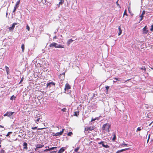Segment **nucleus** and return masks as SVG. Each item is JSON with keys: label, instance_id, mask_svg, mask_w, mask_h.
<instances>
[{"label": "nucleus", "instance_id": "nucleus-47", "mask_svg": "<svg viewBox=\"0 0 153 153\" xmlns=\"http://www.w3.org/2000/svg\"><path fill=\"white\" fill-rule=\"evenodd\" d=\"M118 0L116 2V4L118 6H119L120 7V5L119 4H118Z\"/></svg>", "mask_w": 153, "mask_h": 153}, {"label": "nucleus", "instance_id": "nucleus-59", "mask_svg": "<svg viewBox=\"0 0 153 153\" xmlns=\"http://www.w3.org/2000/svg\"><path fill=\"white\" fill-rule=\"evenodd\" d=\"M59 78L61 79V78H62V77H63V76L59 75Z\"/></svg>", "mask_w": 153, "mask_h": 153}, {"label": "nucleus", "instance_id": "nucleus-26", "mask_svg": "<svg viewBox=\"0 0 153 153\" xmlns=\"http://www.w3.org/2000/svg\"><path fill=\"white\" fill-rule=\"evenodd\" d=\"M47 147L48 148V149H46L44 150H43L44 152H47L48 151H50V149H49V146H46L45 147V148H46Z\"/></svg>", "mask_w": 153, "mask_h": 153}, {"label": "nucleus", "instance_id": "nucleus-10", "mask_svg": "<svg viewBox=\"0 0 153 153\" xmlns=\"http://www.w3.org/2000/svg\"><path fill=\"white\" fill-rule=\"evenodd\" d=\"M75 38L73 37L72 38L69 39L67 43V45L68 46L75 39Z\"/></svg>", "mask_w": 153, "mask_h": 153}, {"label": "nucleus", "instance_id": "nucleus-38", "mask_svg": "<svg viewBox=\"0 0 153 153\" xmlns=\"http://www.w3.org/2000/svg\"><path fill=\"white\" fill-rule=\"evenodd\" d=\"M0 152H1V153H5V151L4 150L2 149L1 150Z\"/></svg>", "mask_w": 153, "mask_h": 153}, {"label": "nucleus", "instance_id": "nucleus-20", "mask_svg": "<svg viewBox=\"0 0 153 153\" xmlns=\"http://www.w3.org/2000/svg\"><path fill=\"white\" fill-rule=\"evenodd\" d=\"M112 134L113 136V137L112 139V140L113 141H114L116 140V135L114 133H113Z\"/></svg>", "mask_w": 153, "mask_h": 153}, {"label": "nucleus", "instance_id": "nucleus-61", "mask_svg": "<svg viewBox=\"0 0 153 153\" xmlns=\"http://www.w3.org/2000/svg\"><path fill=\"white\" fill-rule=\"evenodd\" d=\"M56 38H57V37H56V36H54V37H53V39H56Z\"/></svg>", "mask_w": 153, "mask_h": 153}, {"label": "nucleus", "instance_id": "nucleus-3", "mask_svg": "<svg viewBox=\"0 0 153 153\" xmlns=\"http://www.w3.org/2000/svg\"><path fill=\"white\" fill-rule=\"evenodd\" d=\"M71 86L69 85V84L67 83L65 85V87L64 88V90L65 91V92H66L67 94H69L70 93L71 91L70 89H71Z\"/></svg>", "mask_w": 153, "mask_h": 153}, {"label": "nucleus", "instance_id": "nucleus-1", "mask_svg": "<svg viewBox=\"0 0 153 153\" xmlns=\"http://www.w3.org/2000/svg\"><path fill=\"white\" fill-rule=\"evenodd\" d=\"M49 47L53 48V47L56 48H64L65 46L60 44L59 45L56 43L53 42L50 44Z\"/></svg>", "mask_w": 153, "mask_h": 153}, {"label": "nucleus", "instance_id": "nucleus-23", "mask_svg": "<svg viewBox=\"0 0 153 153\" xmlns=\"http://www.w3.org/2000/svg\"><path fill=\"white\" fill-rule=\"evenodd\" d=\"M13 132L12 131H9L8 132L7 134L6 135V136L7 137H9V136L11 134H12Z\"/></svg>", "mask_w": 153, "mask_h": 153}, {"label": "nucleus", "instance_id": "nucleus-25", "mask_svg": "<svg viewBox=\"0 0 153 153\" xmlns=\"http://www.w3.org/2000/svg\"><path fill=\"white\" fill-rule=\"evenodd\" d=\"M57 148L56 147H53L51 148H49L50 151H52L54 150L55 149H56Z\"/></svg>", "mask_w": 153, "mask_h": 153}, {"label": "nucleus", "instance_id": "nucleus-41", "mask_svg": "<svg viewBox=\"0 0 153 153\" xmlns=\"http://www.w3.org/2000/svg\"><path fill=\"white\" fill-rule=\"evenodd\" d=\"M143 15L142 14L140 16V17L141 18V19H140V21H141L143 19Z\"/></svg>", "mask_w": 153, "mask_h": 153}, {"label": "nucleus", "instance_id": "nucleus-16", "mask_svg": "<svg viewBox=\"0 0 153 153\" xmlns=\"http://www.w3.org/2000/svg\"><path fill=\"white\" fill-rule=\"evenodd\" d=\"M119 33H118V35L120 36L122 33V30L121 29L120 26L118 27Z\"/></svg>", "mask_w": 153, "mask_h": 153}, {"label": "nucleus", "instance_id": "nucleus-39", "mask_svg": "<svg viewBox=\"0 0 153 153\" xmlns=\"http://www.w3.org/2000/svg\"><path fill=\"white\" fill-rule=\"evenodd\" d=\"M17 8H16L15 7H14V9L13 11V13H14L16 12V9Z\"/></svg>", "mask_w": 153, "mask_h": 153}, {"label": "nucleus", "instance_id": "nucleus-12", "mask_svg": "<svg viewBox=\"0 0 153 153\" xmlns=\"http://www.w3.org/2000/svg\"><path fill=\"white\" fill-rule=\"evenodd\" d=\"M23 149L27 150V144L26 142H24L23 145Z\"/></svg>", "mask_w": 153, "mask_h": 153}, {"label": "nucleus", "instance_id": "nucleus-55", "mask_svg": "<svg viewBox=\"0 0 153 153\" xmlns=\"http://www.w3.org/2000/svg\"><path fill=\"white\" fill-rule=\"evenodd\" d=\"M150 134H149V136H148V139L149 140V139H150Z\"/></svg>", "mask_w": 153, "mask_h": 153}, {"label": "nucleus", "instance_id": "nucleus-19", "mask_svg": "<svg viewBox=\"0 0 153 153\" xmlns=\"http://www.w3.org/2000/svg\"><path fill=\"white\" fill-rule=\"evenodd\" d=\"M36 145L39 148H42L44 146V145L39 144H38Z\"/></svg>", "mask_w": 153, "mask_h": 153}, {"label": "nucleus", "instance_id": "nucleus-13", "mask_svg": "<svg viewBox=\"0 0 153 153\" xmlns=\"http://www.w3.org/2000/svg\"><path fill=\"white\" fill-rule=\"evenodd\" d=\"M65 147H62L59 150L57 153H63L65 150Z\"/></svg>", "mask_w": 153, "mask_h": 153}, {"label": "nucleus", "instance_id": "nucleus-22", "mask_svg": "<svg viewBox=\"0 0 153 153\" xmlns=\"http://www.w3.org/2000/svg\"><path fill=\"white\" fill-rule=\"evenodd\" d=\"M140 69H141L142 70H143L144 71L143 73H145L146 71V69L145 66H143L142 68H140Z\"/></svg>", "mask_w": 153, "mask_h": 153}, {"label": "nucleus", "instance_id": "nucleus-17", "mask_svg": "<svg viewBox=\"0 0 153 153\" xmlns=\"http://www.w3.org/2000/svg\"><path fill=\"white\" fill-rule=\"evenodd\" d=\"M65 72H63L62 74H60L59 75L63 76V77L62 78H61V79L62 80L63 79H64L65 78Z\"/></svg>", "mask_w": 153, "mask_h": 153}, {"label": "nucleus", "instance_id": "nucleus-28", "mask_svg": "<svg viewBox=\"0 0 153 153\" xmlns=\"http://www.w3.org/2000/svg\"><path fill=\"white\" fill-rule=\"evenodd\" d=\"M44 1H45V3L46 2H47V3L53 2V1L51 0H45Z\"/></svg>", "mask_w": 153, "mask_h": 153}, {"label": "nucleus", "instance_id": "nucleus-50", "mask_svg": "<svg viewBox=\"0 0 153 153\" xmlns=\"http://www.w3.org/2000/svg\"><path fill=\"white\" fill-rule=\"evenodd\" d=\"M109 86H106V87H105V88H106V89L108 91V89L109 88Z\"/></svg>", "mask_w": 153, "mask_h": 153}, {"label": "nucleus", "instance_id": "nucleus-8", "mask_svg": "<svg viewBox=\"0 0 153 153\" xmlns=\"http://www.w3.org/2000/svg\"><path fill=\"white\" fill-rule=\"evenodd\" d=\"M64 130H65V129L63 128V129H62V131H61L59 132H58L56 133L55 134H53V135L54 136H55V137L61 135L62 134Z\"/></svg>", "mask_w": 153, "mask_h": 153}, {"label": "nucleus", "instance_id": "nucleus-51", "mask_svg": "<svg viewBox=\"0 0 153 153\" xmlns=\"http://www.w3.org/2000/svg\"><path fill=\"white\" fill-rule=\"evenodd\" d=\"M145 12L144 10H143L142 13V15H143L145 14Z\"/></svg>", "mask_w": 153, "mask_h": 153}, {"label": "nucleus", "instance_id": "nucleus-21", "mask_svg": "<svg viewBox=\"0 0 153 153\" xmlns=\"http://www.w3.org/2000/svg\"><path fill=\"white\" fill-rule=\"evenodd\" d=\"M21 48L22 49V52H24L25 50V45L24 44H22V45Z\"/></svg>", "mask_w": 153, "mask_h": 153}, {"label": "nucleus", "instance_id": "nucleus-42", "mask_svg": "<svg viewBox=\"0 0 153 153\" xmlns=\"http://www.w3.org/2000/svg\"><path fill=\"white\" fill-rule=\"evenodd\" d=\"M46 128H37V130H42L44 129H45Z\"/></svg>", "mask_w": 153, "mask_h": 153}, {"label": "nucleus", "instance_id": "nucleus-24", "mask_svg": "<svg viewBox=\"0 0 153 153\" xmlns=\"http://www.w3.org/2000/svg\"><path fill=\"white\" fill-rule=\"evenodd\" d=\"M76 103V102H72V103H71V105L72 106V109H74V106L75 105V103Z\"/></svg>", "mask_w": 153, "mask_h": 153}, {"label": "nucleus", "instance_id": "nucleus-33", "mask_svg": "<svg viewBox=\"0 0 153 153\" xmlns=\"http://www.w3.org/2000/svg\"><path fill=\"white\" fill-rule=\"evenodd\" d=\"M38 1H39V2H42L44 4L45 3V1H44V0H38Z\"/></svg>", "mask_w": 153, "mask_h": 153}, {"label": "nucleus", "instance_id": "nucleus-32", "mask_svg": "<svg viewBox=\"0 0 153 153\" xmlns=\"http://www.w3.org/2000/svg\"><path fill=\"white\" fill-rule=\"evenodd\" d=\"M72 134L73 133L72 132L70 131L68 133V136H71Z\"/></svg>", "mask_w": 153, "mask_h": 153}, {"label": "nucleus", "instance_id": "nucleus-36", "mask_svg": "<svg viewBox=\"0 0 153 153\" xmlns=\"http://www.w3.org/2000/svg\"><path fill=\"white\" fill-rule=\"evenodd\" d=\"M41 121V119L40 118H38L36 120V122H38L39 121Z\"/></svg>", "mask_w": 153, "mask_h": 153}, {"label": "nucleus", "instance_id": "nucleus-18", "mask_svg": "<svg viewBox=\"0 0 153 153\" xmlns=\"http://www.w3.org/2000/svg\"><path fill=\"white\" fill-rule=\"evenodd\" d=\"M16 96H14V95H13L10 98V99L11 100H15L16 98Z\"/></svg>", "mask_w": 153, "mask_h": 153}, {"label": "nucleus", "instance_id": "nucleus-49", "mask_svg": "<svg viewBox=\"0 0 153 153\" xmlns=\"http://www.w3.org/2000/svg\"><path fill=\"white\" fill-rule=\"evenodd\" d=\"M57 151V150L54 151H53L49 153H56Z\"/></svg>", "mask_w": 153, "mask_h": 153}, {"label": "nucleus", "instance_id": "nucleus-5", "mask_svg": "<svg viewBox=\"0 0 153 153\" xmlns=\"http://www.w3.org/2000/svg\"><path fill=\"white\" fill-rule=\"evenodd\" d=\"M55 83L52 81L51 80H49L48 81L47 84V87H49L50 88L52 86H54L55 87Z\"/></svg>", "mask_w": 153, "mask_h": 153}, {"label": "nucleus", "instance_id": "nucleus-56", "mask_svg": "<svg viewBox=\"0 0 153 153\" xmlns=\"http://www.w3.org/2000/svg\"><path fill=\"white\" fill-rule=\"evenodd\" d=\"M120 152V150H118L117 151V152H116V153H119Z\"/></svg>", "mask_w": 153, "mask_h": 153}, {"label": "nucleus", "instance_id": "nucleus-58", "mask_svg": "<svg viewBox=\"0 0 153 153\" xmlns=\"http://www.w3.org/2000/svg\"><path fill=\"white\" fill-rule=\"evenodd\" d=\"M62 16L61 15V14H59L58 17L60 18V17H61Z\"/></svg>", "mask_w": 153, "mask_h": 153}, {"label": "nucleus", "instance_id": "nucleus-53", "mask_svg": "<svg viewBox=\"0 0 153 153\" xmlns=\"http://www.w3.org/2000/svg\"><path fill=\"white\" fill-rule=\"evenodd\" d=\"M74 116H76V111H75L74 112Z\"/></svg>", "mask_w": 153, "mask_h": 153}, {"label": "nucleus", "instance_id": "nucleus-43", "mask_svg": "<svg viewBox=\"0 0 153 153\" xmlns=\"http://www.w3.org/2000/svg\"><path fill=\"white\" fill-rule=\"evenodd\" d=\"M37 127L36 126H35V127H32L31 128V129L33 130H35L36 129H37Z\"/></svg>", "mask_w": 153, "mask_h": 153}, {"label": "nucleus", "instance_id": "nucleus-6", "mask_svg": "<svg viewBox=\"0 0 153 153\" xmlns=\"http://www.w3.org/2000/svg\"><path fill=\"white\" fill-rule=\"evenodd\" d=\"M95 128L94 126H88L85 127V131H91L94 130Z\"/></svg>", "mask_w": 153, "mask_h": 153}, {"label": "nucleus", "instance_id": "nucleus-34", "mask_svg": "<svg viewBox=\"0 0 153 153\" xmlns=\"http://www.w3.org/2000/svg\"><path fill=\"white\" fill-rule=\"evenodd\" d=\"M26 29H27V30L28 31H30V27L28 25H26Z\"/></svg>", "mask_w": 153, "mask_h": 153}, {"label": "nucleus", "instance_id": "nucleus-44", "mask_svg": "<svg viewBox=\"0 0 153 153\" xmlns=\"http://www.w3.org/2000/svg\"><path fill=\"white\" fill-rule=\"evenodd\" d=\"M150 30L152 31H153V24L151 25Z\"/></svg>", "mask_w": 153, "mask_h": 153}, {"label": "nucleus", "instance_id": "nucleus-2", "mask_svg": "<svg viewBox=\"0 0 153 153\" xmlns=\"http://www.w3.org/2000/svg\"><path fill=\"white\" fill-rule=\"evenodd\" d=\"M111 125L109 123H106L103 125L102 128V129L103 131H105L106 132H109Z\"/></svg>", "mask_w": 153, "mask_h": 153}, {"label": "nucleus", "instance_id": "nucleus-52", "mask_svg": "<svg viewBox=\"0 0 153 153\" xmlns=\"http://www.w3.org/2000/svg\"><path fill=\"white\" fill-rule=\"evenodd\" d=\"M38 152L39 153H42V152H43V150H42V151H38Z\"/></svg>", "mask_w": 153, "mask_h": 153}, {"label": "nucleus", "instance_id": "nucleus-27", "mask_svg": "<svg viewBox=\"0 0 153 153\" xmlns=\"http://www.w3.org/2000/svg\"><path fill=\"white\" fill-rule=\"evenodd\" d=\"M53 2L48 3H47L46 4H45V5L50 7L51 6V5L53 4Z\"/></svg>", "mask_w": 153, "mask_h": 153}, {"label": "nucleus", "instance_id": "nucleus-60", "mask_svg": "<svg viewBox=\"0 0 153 153\" xmlns=\"http://www.w3.org/2000/svg\"><path fill=\"white\" fill-rule=\"evenodd\" d=\"M1 138H0V144H1V143L2 142V140L1 139Z\"/></svg>", "mask_w": 153, "mask_h": 153}, {"label": "nucleus", "instance_id": "nucleus-37", "mask_svg": "<svg viewBox=\"0 0 153 153\" xmlns=\"http://www.w3.org/2000/svg\"><path fill=\"white\" fill-rule=\"evenodd\" d=\"M36 148L35 149V151H37L39 149V148L36 145Z\"/></svg>", "mask_w": 153, "mask_h": 153}, {"label": "nucleus", "instance_id": "nucleus-64", "mask_svg": "<svg viewBox=\"0 0 153 153\" xmlns=\"http://www.w3.org/2000/svg\"><path fill=\"white\" fill-rule=\"evenodd\" d=\"M152 122H152V123H150V124H149V126H151V124H152Z\"/></svg>", "mask_w": 153, "mask_h": 153}, {"label": "nucleus", "instance_id": "nucleus-54", "mask_svg": "<svg viewBox=\"0 0 153 153\" xmlns=\"http://www.w3.org/2000/svg\"><path fill=\"white\" fill-rule=\"evenodd\" d=\"M122 145H123L124 146H127L128 145L126 144H121V146H122Z\"/></svg>", "mask_w": 153, "mask_h": 153}, {"label": "nucleus", "instance_id": "nucleus-57", "mask_svg": "<svg viewBox=\"0 0 153 153\" xmlns=\"http://www.w3.org/2000/svg\"><path fill=\"white\" fill-rule=\"evenodd\" d=\"M76 150H77V149H76V148H75L74 149V151L75 152H76Z\"/></svg>", "mask_w": 153, "mask_h": 153}, {"label": "nucleus", "instance_id": "nucleus-15", "mask_svg": "<svg viewBox=\"0 0 153 153\" xmlns=\"http://www.w3.org/2000/svg\"><path fill=\"white\" fill-rule=\"evenodd\" d=\"M7 74H9L10 69L7 66H5V67Z\"/></svg>", "mask_w": 153, "mask_h": 153}, {"label": "nucleus", "instance_id": "nucleus-4", "mask_svg": "<svg viewBox=\"0 0 153 153\" xmlns=\"http://www.w3.org/2000/svg\"><path fill=\"white\" fill-rule=\"evenodd\" d=\"M14 113L15 112L7 111L5 114L3 115V116L4 117L7 116L8 117L10 118H11V117Z\"/></svg>", "mask_w": 153, "mask_h": 153}, {"label": "nucleus", "instance_id": "nucleus-45", "mask_svg": "<svg viewBox=\"0 0 153 153\" xmlns=\"http://www.w3.org/2000/svg\"><path fill=\"white\" fill-rule=\"evenodd\" d=\"M127 15V13H126V10H125L124 12V13H123V15Z\"/></svg>", "mask_w": 153, "mask_h": 153}, {"label": "nucleus", "instance_id": "nucleus-35", "mask_svg": "<svg viewBox=\"0 0 153 153\" xmlns=\"http://www.w3.org/2000/svg\"><path fill=\"white\" fill-rule=\"evenodd\" d=\"M66 109L65 108H63L61 109V111L63 112H65Z\"/></svg>", "mask_w": 153, "mask_h": 153}, {"label": "nucleus", "instance_id": "nucleus-14", "mask_svg": "<svg viewBox=\"0 0 153 153\" xmlns=\"http://www.w3.org/2000/svg\"><path fill=\"white\" fill-rule=\"evenodd\" d=\"M20 3V0H19L17 1L16 2V4L14 6V7L18 8L19 7V4Z\"/></svg>", "mask_w": 153, "mask_h": 153}, {"label": "nucleus", "instance_id": "nucleus-7", "mask_svg": "<svg viewBox=\"0 0 153 153\" xmlns=\"http://www.w3.org/2000/svg\"><path fill=\"white\" fill-rule=\"evenodd\" d=\"M17 24V22H14L13 23L11 26L9 27V29L10 32H12L13 31L15 27V26Z\"/></svg>", "mask_w": 153, "mask_h": 153}, {"label": "nucleus", "instance_id": "nucleus-31", "mask_svg": "<svg viewBox=\"0 0 153 153\" xmlns=\"http://www.w3.org/2000/svg\"><path fill=\"white\" fill-rule=\"evenodd\" d=\"M129 149V148L124 149H122L120 150V152H122L126 151V150H127V149Z\"/></svg>", "mask_w": 153, "mask_h": 153}, {"label": "nucleus", "instance_id": "nucleus-30", "mask_svg": "<svg viewBox=\"0 0 153 153\" xmlns=\"http://www.w3.org/2000/svg\"><path fill=\"white\" fill-rule=\"evenodd\" d=\"M24 77H22V78L20 80V82H19V84H21L22 82L23 81V80H24Z\"/></svg>", "mask_w": 153, "mask_h": 153}, {"label": "nucleus", "instance_id": "nucleus-29", "mask_svg": "<svg viewBox=\"0 0 153 153\" xmlns=\"http://www.w3.org/2000/svg\"><path fill=\"white\" fill-rule=\"evenodd\" d=\"M65 0H60V2H59V4L62 5L63 4Z\"/></svg>", "mask_w": 153, "mask_h": 153}, {"label": "nucleus", "instance_id": "nucleus-62", "mask_svg": "<svg viewBox=\"0 0 153 153\" xmlns=\"http://www.w3.org/2000/svg\"><path fill=\"white\" fill-rule=\"evenodd\" d=\"M0 128H4V126H2L1 125H0Z\"/></svg>", "mask_w": 153, "mask_h": 153}, {"label": "nucleus", "instance_id": "nucleus-48", "mask_svg": "<svg viewBox=\"0 0 153 153\" xmlns=\"http://www.w3.org/2000/svg\"><path fill=\"white\" fill-rule=\"evenodd\" d=\"M141 130V129L140 127H138L137 129V131H140Z\"/></svg>", "mask_w": 153, "mask_h": 153}, {"label": "nucleus", "instance_id": "nucleus-11", "mask_svg": "<svg viewBox=\"0 0 153 153\" xmlns=\"http://www.w3.org/2000/svg\"><path fill=\"white\" fill-rule=\"evenodd\" d=\"M147 26H145L143 29V34H146L148 32V30H147Z\"/></svg>", "mask_w": 153, "mask_h": 153}, {"label": "nucleus", "instance_id": "nucleus-40", "mask_svg": "<svg viewBox=\"0 0 153 153\" xmlns=\"http://www.w3.org/2000/svg\"><path fill=\"white\" fill-rule=\"evenodd\" d=\"M96 119H97V118H95L94 119L93 118H92L91 119V122H92V121H94Z\"/></svg>", "mask_w": 153, "mask_h": 153}, {"label": "nucleus", "instance_id": "nucleus-9", "mask_svg": "<svg viewBox=\"0 0 153 153\" xmlns=\"http://www.w3.org/2000/svg\"><path fill=\"white\" fill-rule=\"evenodd\" d=\"M98 144H102V146L103 147L105 148H108L109 147V146H108V145H107V144L105 145L104 144V141H102L100 142H99L98 143Z\"/></svg>", "mask_w": 153, "mask_h": 153}, {"label": "nucleus", "instance_id": "nucleus-63", "mask_svg": "<svg viewBox=\"0 0 153 153\" xmlns=\"http://www.w3.org/2000/svg\"><path fill=\"white\" fill-rule=\"evenodd\" d=\"M33 133H34V132L32 131V134H30H30L32 135V137H33Z\"/></svg>", "mask_w": 153, "mask_h": 153}, {"label": "nucleus", "instance_id": "nucleus-46", "mask_svg": "<svg viewBox=\"0 0 153 153\" xmlns=\"http://www.w3.org/2000/svg\"><path fill=\"white\" fill-rule=\"evenodd\" d=\"M114 78V79H115L116 80V81H114V82H116V81H118V78H116V77H114V78Z\"/></svg>", "mask_w": 153, "mask_h": 153}]
</instances>
